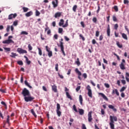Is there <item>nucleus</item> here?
Listing matches in <instances>:
<instances>
[{
    "instance_id": "obj_35",
    "label": "nucleus",
    "mask_w": 129,
    "mask_h": 129,
    "mask_svg": "<svg viewBox=\"0 0 129 129\" xmlns=\"http://www.w3.org/2000/svg\"><path fill=\"white\" fill-rule=\"evenodd\" d=\"M38 50L39 55H40V56H42V49H41L40 47H38Z\"/></svg>"
},
{
    "instance_id": "obj_15",
    "label": "nucleus",
    "mask_w": 129,
    "mask_h": 129,
    "mask_svg": "<svg viewBox=\"0 0 129 129\" xmlns=\"http://www.w3.org/2000/svg\"><path fill=\"white\" fill-rule=\"evenodd\" d=\"M114 121H113L112 119H111L110 122L109 123L110 125V127L111 129L114 128Z\"/></svg>"
},
{
    "instance_id": "obj_38",
    "label": "nucleus",
    "mask_w": 129,
    "mask_h": 129,
    "mask_svg": "<svg viewBox=\"0 0 129 129\" xmlns=\"http://www.w3.org/2000/svg\"><path fill=\"white\" fill-rule=\"evenodd\" d=\"M48 53V56L49 57H52V56H53V53L52 52V51H50Z\"/></svg>"
},
{
    "instance_id": "obj_22",
    "label": "nucleus",
    "mask_w": 129,
    "mask_h": 129,
    "mask_svg": "<svg viewBox=\"0 0 129 129\" xmlns=\"http://www.w3.org/2000/svg\"><path fill=\"white\" fill-rule=\"evenodd\" d=\"M47 30H48L47 32V34L50 35V34H51V29H49V27H47V28H45V32H46Z\"/></svg>"
},
{
    "instance_id": "obj_56",
    "label": "nucleus",
    "mask_w": 129,
    "mask_h": 129,
    "mask_svg": "<svg viewBox=\"0 0 129 129\" xmlns=\"http://www.w3.org/2000/svg\"><path fill=\"white\" fill-rule=\"evenodd\" d=\"M81 25L83 28H85V24H84V22L83 21L81 22Z\"/></svg>"
},
{
    "instance_id": "obj_20",
    "label": "nucleus",
    "mask_w": 129,
    "mask_h": 129,
    "mask_svg": "<svg viewBox=\"0 0 129 129\" xmlns=\"http://www.w3.org/2000/svg\"><path fill=\"white\" fill-rule=\"evenodd\" d=\"M57 113H61V111H60V104L59 103L57 104Z\"/></svg>"
},
{
    "instance_id": "obj_42",
    "label": "nucleus",
    "mask_w": 129,
    "mask_h": 129,
    "mask_svg": "<svg viewBox=\"0 0 129 129\" xmlns=\"http://www.w3.org/2000/svg\"><path fill=\"white\" fill-rule=\"evenodd\" d=\"M79 37L81 38L83 41H85V37H84L82 34H80Z\"/></svg>"
},
{
    "instance_id": "obj_16",
    "label": "nucleus",
    "mask_w": 129,
    "mask_h": 129,
    "mask_svg": "<svg viewBox=\"0 0 129 129\" xmlns=\"http://www.w3.org/2000/svg\"><path fill=\"white\" fill-rule=\"evenodd\" d=\"M31 16H33L32 11H29L25 14V16H26L27 18H29V17H31Z\"/></svg>"
},
{
    "instance_id": "obj_11",
    "label": "nucleus",
    "mask_w": 129,
    "mask_h": 129,
    "mask_svg": "<svg viewBox=\"0 0 129 129\" xmlns=\"http://www.w3.org/2000/svg\"><path fill=\"white\" fill-rule=\"evenodd\" d=\"M99 95H101L102 98H103L104 100H106V101H108V98H107V97H106V96H105V95H104V94L102 93H99Z\"/></svg>"
},
{
    "instance_id": "obj_24",
    "label": "nucleus",
    "mask_w": 129,
    "mask_h": 129,
    "mask_svg": "<svg viewBox=\"0 0 129 129\" xmlns=\"http://www.w3.org/2000/svg\"><path fill=\"white\" fill-rule=\"evenodd\" d=\"M25 85H26V86H28V87H29L30 89L33 88V87L30 85V84H29V83L28 82V81L27 80L25 81Z\"/></svg>"
},
{
    "instance_id": "obj_48",
    "label": "nucleus",
    "mask_w": 129,
    "mask_h": 129,
    "mask_svg": "<svg viewBox=\"0 0 129 129\" xmlns=\"http://www.w3.org/2000/svg\"><path fill=\"white\" fill-rule=\"evenodd\" d=\"M80 88H81V86H78L76 88V90L77 92H78V91H79V90H80Z\"/></svg>"
},
{
    "instance_id": "obj_57",
    "label": "nucleus",
    "mask_w": 129,
    "mask_h": 129,
    "mask_svg": "<svg viewBox=\"0 0 129 129\" xmlns=\"http://www.w3.org/2000/svg\"><path fill=\"white\" fill-rule=\"evenodd\" d=\"M83 77H84V78L85 79H86V78H87V74H86V73H84L83 74Z\"/></svg>"
},
{
    "instance_id": "obj_21",
    "label": "nucleus",
    "mask_w": 129,
    "mask_h": 129,
    "mask_svg": "<svg viewBox=\"0 0 129 129\" xmlns=\"http://www.w3.org/2000/svg\"><path fill=\"white\" fill-rule=\"evenodd\" d=\"M24 58H25L26 59L27 64L30 65V64H31V61L30 60H29V58H28V57H27V56L26 55H24Z\"/></svg>"
},
{
    "instance_id": "obj_19",
    "label": "nucleus",
    "mask_w": 129,
    "mask_h": 129,
    "mask_svg": "<svg viewBox=\"0 0 129 129\" xmlns=\"http://www.w3.org/2000/svg\"><path fill=\"white\" fill-rule=\"evenodd\" d=\"M108 107H109V108H110V109H112L113 111H114L115 112V111H116V109L115 108H114L113 105H109Z\"/></svg>"
},
{
    "instance_id": "obj_26",
    "label": "nucleus",
    "mask_w": 129,
    "mask_h": 129,
    "mask_svg": "<svg viewBox=\"0 0 129 129\" xmlns=\"http://www.w3.org/2000/svg\"><path fill=\"white\" fill-rule=\"evenodd\" d=\"M92 120V116H91V113L88 114V121L89 122H91Z\"/></svg>"
},
{
    "instance_id": "obj_18",
    "label": "nucleus",
    "mask_w": 129,
    "mask_h": 129,
    "mask_svg": "<svg viewBox=\"0 0 129 129\" xmlns=\"http://www.w3.org/2000/svg\"><path fill=\"white\" fill-rule=\"evenodd\" d=\"M79 101L80 102V104L82 105L83 104V98H82V95H79Z\"/></svg>"
},
{
    "instance_id": "obj_60",
    "label": "nucleus",
    "mask_w": 129,
    "mask_h": 129,
    "mask_svg": "<svg viewBox=\"0 0 129 129\" xmlns=\"http://www.w3.org/2000/svg\"><path fill=\"white\" fill-rule=\"evenodd\" d=\"M121 82L122 84H123V85H125V84L126 83V82H125V80H121Z\"/></svg>"
},
{
    "instance_id": "obj_39",
    "label": "nucleus",
    "mask_w": 129,
    "mask_h": 129,
    "mask_svg": "<svg viewBox=\"0 0 129 129\" xmlns=\"http://www.w3.org/2000/svg\"><path fill=\"white\" fill-rule=\"evenodd\" d=\"M77 9V5H74V7H73V11L76 12Z\"/></svg>"
},
{
    "instance_id": "obj_12",
    "label": "nucleus",
    "mask_w": 129,
    "mask_h": 129,
    "mask_svg": "<svg viewBox=\"0 0 129 129\" xmlns=\"http://www.w3.org/2000/svg\"><path fill=\"white\" fill-rule=\"evenodd\" d=\"M107 35L108 37H110V26L108 24L107 28Z\"/></svg>"
},
{
    "instance_id": "obj_5",
    "label": "nucleus",
    "mask_w": 129,
    "mask_h": 129,
    "mask_svg": "<svg viewBox=\"0 0 129 129\" xmlns=\"http://www.w3.org/2000/svg\"><path fill=\"white\" fill-rule=\"evenodd\" d=\"M125 63V60L124 59H122V62L119 64V67L121 70H124L125 69V67H124V64Z\"/></svg>"
},
{
    "instance_id": "obj_13",
    "label": "nucleus",
    "mask_w": 129,
    "mask_h": 129,
    "mask_svg": "<svg viewBox=\"0 0 129 129\" xmlns=\"http://www.w3.org/2000/svg\"><path fill=\"white\" fill-rule=\"evenodd\" d=\"M52 4L53 6V8H57L58 7V0H54V1H52Z\"/></svg>"
},
{
    "instance_id": "obj_59",
    "label": "nucleus",
    "mask_w": 129,
    "mask_h": 129,
    "mask_svg": "<svg viewBox=\"0 0 129 129\" xmlns=\"http://www.w3.org/2000/svg\"><path fill=\"white\" fill-rule=\"evenodd\" d=\"M4 49L7 51V52H10L11 51V48H8V47H5Z\"/></svg>"
},
{
    "instance_id": "obj_4",
    "label": "nucleus",
    "mask_w": 129,
    "mask_h": 129,
    "mask_svg": "<svg viewBox=\"0 0 129 129\" xmlns=\"http://www.w3.org/2000/svg\"><path fill=\"white\" fill-rule=\"evenodd\" d=\"M64 89H65L64 91L66 92V94L67 95V97H68L69 99H70V100H72L73 99H72V97H71V96L69 94V92H67V91H69V89L67 88V87H66L64 88Z\"/></svg>"
},
{
    "instance_id": "obj_9",
    "label": "nucleus",
    "mask_w": 129,
    "mask_h": 129,
    "mask_svg": "<svg viewBox=\"0 0 129 129\" xmlns=\"http://www.w3.org/2000/svg\"><path fill=\"white\" fill-rule=\"evenodd\" d=\"M76 73H77V74H78V78L80 80H81V75H82V74L81 73V72L79 71V70H78V68H76L75 70Z\"/></svg>"
},
{
    "instance_id": "obj_2",
    "label": "nucleus",
    "mask_w": 129,
    "mask_h": 129,
    "mask_svg": "<svg viewBox=\"0 0 129 129\" xmlns=\"http://www.w3.org/2000/svg\"><path fill=\"white\" fill-rule=\"evenodd\" d=\"M87 90H88V95L91 98H92V90H91V87L88 85L86 87Z\"/></svg>"
},
{
    "instance_id": "obj_55",
    "label": "nucleus",
    "mask_w": 129,
    "mask_h": 129,
    "mask_svg": "<svg viewBox=\"0 0 129 129\" xmlns=\"http://www.w3.org/2000/svg\"><path fill=\"white\" fill-rule=\"evenodd\" d=\"M13 26H15V27L18 26V21H15L13 22Z\"/></svg>"
},
{
    "instance_id": "obj_14",
    "label": "nucleus",
    "mask_w": 129,
    "mask_h": 129,
    "mask_svg": "<svg viewBox=\"0 0 129 129\" xmlns=\"http://www.w3.org/2000/svg\"><path fill=\"white\" fill-rule=\"evenodd\" d=\"M111 119L113 121V120L114 121H117V118L116 117V116H110V121H111Z\"/></svg>"
},
{
    "instance_id": "obj_34",
    "label": "nucleus",
    "mask_w": 129,
    "mask_h": 129,
    "mask_svg": "<svg viewBox=\"0 0 129 129\" xmlns=\"http://www.w3.org/2000/svg\"><path fill=\"white\" fill-rule=\"evenodd\" d=\"M68 27V20L66 22V24L62 26V28H67Z\"/></svg>"
},
{
    "instance_id": "obj_29",
    "label": "nucleus",
    "mask_w": 129,
    "mask_h": 129,
    "mask_svg": "<svg viewBox=\"0 0 129 129\" xmlns=\"http://www.w3.org/2000/svg\"><path fill=\"white\" fill-rule=\"evenodd\" d=\"M75 63L78 65V66H80V61H79V58H77V61H75Z\"/></svg>"
},
{
    "instance_id": "obj_25",
    "label": "nucleus",
    "mask_w": 129,
    "mask_h": 129,
    "mask_svg": "<svg viewBox=\"0 0 129 129\" xmlns=\"http://www.w3.org/2000/svg\"><path fill=\"white\" fill-rule=\"evenodd\" d=\"M52 89L54 92H57V86L56 85L52 86Z\"/></svg>"
},
{
    "instance_id": "obj_64",
    "label": "nucleus",
    "mask_w": 129,
    "mask_h": 129,
    "mask_svg": "<svg viewBox=\"0 0 129 129\" xmlns=\"http://www.w3.org/2000/svg\"><path fill=\"white\" fill-rule=\"evenodd\" d=\"M1 92H2V93H6V90L0 89Z\"/></svg>"
},
{
    "instance_id": "obj_58",
    "label": "nucleus",
    "mask_w": 129,
    "mask_h": 129,
    "mask_svg": "<svg viewBox=\"0 0 129 129\" xmlns=\"http://www.w3.org/2000/svg\"><path fill=\"white\" fill-rule=\"evenodd\" d=\"M45 48H46V50L47 51V52H50V48H49V47L48 46H45Z\"/></svg>"
},
{
    "instance_id": "obj_1",
    "label": "nucleus",
    "mask_w": 129,
    "mask_h": 129,
    "mask_svg": "<svg viewBox=\"0 0 129 129\" xmlns=\"http://www.w3.org/2000/svg\"><path fill=\"white\" fill-rule=\"evenodd\" d=\"M21 94H22L24 97H26V96H29L30 95V91H28L27 88H25L22 90Z\"/></svg>"
},
{
    "instance_id": "obj_3",
    "label": "nucleus",
    "mask_w": 129,
    "mask_h": 129,
    "mask_svg": "<svg viewBox=\"0 0 129 129\" xmlns=\"http://www.w3.org/2000/svg\"><path fill=\"white\" fill-rule=\"evenodd\" d=\"M35 99V98L32 96H27L26 97H24V100L26 101V102H29L31 101H33Z\"/></svg>"
},
{
    "instance_id": "obj_61",
    "label": "nucleus",
    "mask_w": 129,
    "mask_h": 129,
    "mask_svg": "<svg viewBox=\"0 0 129 129\" xmlns=\"http://www.w3.org/2000/svg\"><path fill=\"white\" fill-rule=\"evenodd\" d=\"M95 36H96V37H98L99 36V31H96Z\"/></svg>"
},
{
    "instance_id": "obj_37",
    "label": "nucleus",
    "mask_w": 129,
    "mask_h": 129,
    "mask_svg": "<svg viewBox=\"0 0 129 129\" xmlns=\"http://www.w3.org/2000/svg\"><path fill=\"white\" fill-rule=\"evenodd\" d=\"M29 51H32V50H33V47H32V45H31L30 44H28V46Z\"/></svg>"
},
{
    "instance_id": "obj_53",
    "label": "nucleus",
    "mask_w": 129,
    "mask_h": 129,
    "mask_svg": "<svg viewBox=\"0 0 129 129\" xmlns=\"http://www.w3.org/2000/svg\"><path fill=\"white\" fill-rule=\"evenodd\" d=\"M104 86H105L106 88H109V87H110V85H109V84H108V83H105Z\"/></svg>"
},
{
    "instance_id": "obj_17",
    "label": "nucleus",
    "mask_w": 129,
    "mask_h": 129,
    "mask_svg": "<svg viewBox=\"0 0 129 129\" xmlns=\"http://www.w3.org/2000/svg\"><path fill=\"white\" fill-rule=\"evenodd\" d=\"M61 12L56 13L54 15V18H55V19H57V18H60V17H61Z\"/></svg>"
},
{
    "instance_id": "obj_32",
    "label": "nucleus",
    "mask_w": 129,
    "mask_h": 129,
    "mask_svg": "<svg viewBox=\"0 0 129 129\" xmlns=\"http://www.w3.org/2000/svg\"><path fill=\"white\" fill-rule=\"evenodd\" d=\"M116 45L118 47V48H122V44H119V41L116 42Z\"/></svg>"
},
{
    "instance_id": "obj_41",
    "label": "nucleus",
    "mask_w": 129,
    "mask_h": 129,
    "mask_svg": "<svg viewBox=\"0 0 129 129\" xmlns=\"http://www.w3.org/2000/svg\"><path fill=\"white\" fill-rule=\"evenodd\" d=\"M115 93L116 94L117 96H119V92H118V90L116 89H115Z\"/></svg>"
},
{
    "instance_id": "obj_8",
    "label": "nucleus",
    "mask_w": 129,
    "mask_h": 129,
    "mask_svg": "<svg viewBox=\"0 0 129 129\" xmlns=\"http://www.w3.org/2000/svg\"><path fill=\"white\" fill-rule=\"evenodd\" d=\"M60 47L61 51L63 56H66V54H65V51H64V45H63V42H61V41L60 42Z\"/></svg>"
},
{
    "instance_id": "obj_27",
    "label": "nucleus",
    "mask_w": 129,
    "mask_h": 129,
    "mask_svg": "<svg viewBox=\"0 0 129 129\" xmlns=\"http://www.w3.org/2000/svg\"><path fill=\"white\" fill-rule=\"evenodd\" d=\"M64 25V20L60 19V22L59 23V27H61V26H63Z\"/></svg>"
},
{
    "instance_id": "obj_46",
    "label": "nucleus",
    "mask_w": 129,
    "mask_h": 129,
    "mask_svg": "<svg viewBox=\"0 0 129 129\" xmlns=\"http://www.w3.org/2000/svg\"><path fill=\"white\" fill-rule=\"evenodd\" d=\"M126 88L125 87H122L121 89L120 90V92H122L123 91H124L125 90V89Z\"/></svg>"
},
{
    "instance_id": "obj_23",
    "label": "nucleus",
    "mask_w": 129,
    "mask_h": 129,
    "mask_svg": "<svg viewBox=\"0 0 129 129\" xmlns=\"http://www.w3.org/2000/svg\"><path fill=\"white\" fill-rule=\"evenodd\" d=\"M121 35L123 39H124V40H127V35H126V34H125V33H121Z\"/></svg>"
},
{
    "instance_id": "obj_10",
    "label": "nucleus",
    "mask_w": 129,
    "mask_h": 129,
    "mask_svg": "<svg viewBox=\"0 0 129 129\" xmlns=\"http://www.w3.org/2000/svg\"><path fill=\"white\" fill-rule=\"evenodd\" d=\"M11 43H15L12 39H8L3 41V44H11Z\"/></svg>"
},
{
    "instance_id": "obj_50",
    "label": "nucleus",
    "mask_w": 129,
    "mask_h": 129,
    "mask_svg": "<svg viewBox=\"0 0 129 129\" xmlns=\"http://www.w3.org/2000/svg\"><path fill=\"white\" fill-rule=\"evenodd\" d=\"M114 10L115 12H118V8L117 7V6H114Z\"/></svg>"
},
{
    "instance_id": "obj_62",
    "label": "nucleus",
    "mask_w": 129,
    "mask_h": 129,
    "mask_svg": "<svg viewBox=\"0 0 129 129\" xmlns=\"http://www.w3.org/2000/svg\"><path fill=\"white\" fill-rule=\"evenodd\" d=\"M58 66H59V64H58V63H56V64H55V70H56V71H58Z\"/></svg>"
},
{
    "instance_id": "obj_7",
    "label": "nucleus",
    "mask_w": 129,
    "mask_h": 129,
    "mask_svg": "<svg viewBox=\"0 0 129 129\" xmlns=\"http://www.w3.org/2000/svg\"><path fill=\"white\" fill-rule=\"evenodd\" d=\"M18 16L17 13L10 14L8 16V20H13V19H15Z\"/></svg>"
},
{
    "instance_id": "obj_31",
    "label": "nucleus",
    "mask_w": 129,
    "mask_h": 129,
    "mask_svg": "<svg viewBox=\"0 0 129 129\" xmlns=\"http://www.w3.org/2000/svg\"><path fill=\"white\" fill-rule=\"evenodd\" d=\"M40 15H41V13H40V12H39V11L36 10V12H35V16L36 17H39V16H40Z\"/></svg>"
},
{
    "instance_id": "obj_44",
    "label": "nucleus",
    "mask_w": 129,
    "mask_h": 129,
    "mask_svg": "<svg viewBox=\"0 0 129 129\" xmlns=\"http://www.w3.org/2000/svg\"><path fill=\"white\" fill-rule=\"evenodd\" d=\"M63 32V28H58V33L59 34H61V33Z\"/></svg>"
},
{
    "instance_id": "obj_40",
    "label": "nucleus",
    "mask_w": 129,
    "mask_h": 129,
    "mask_svg": "<svg viewBox=\"0 0 129 129\" xmlns=\"http://www.w3.org/2000/svg\"><path fill=\"white\" fill-rule=\"evenodd\" d=\"M73 108L74 111H75V112H78V111L77 110V108H76V105H74L73 106Z\"/></svg>"
},
{
    "instance_id": "obj_52",
    "label": "nucleus",
    "mask_w": 129,
    "mask_h": 129,
    "mask_svg": "<svg viewBox=\"0 0 129 129\" xmlns=\"http://www.w3.org/2000/svg\"><path fill=\"white\" fill-rule=\"evenodd\" d=\"M17 64H18V65H23L24 63H23V61L20 60L17 62Z\"/></svg>"
},
{
    "instance_id": "obj_47",
    "label": "nucleus",
    "mask_w": 129,
    "mask_h": 129,
    "mask_svg": "<svg viewBox=\"0 0 129 129\" xmlns=\"http://www.w3.org/2000/svg\"><path fill=\"white\" fill-rule=\"evenodd\" d=\"M28 33L26 31H22L21 33V35H28Z\"/></svg>"
},
{
    "instance_id": "obj_51",
    "label": "nucleus",
    "mask_w": 129,
    "mask_h": 129,
    "mask_svg": "<svg viewBox=\"0 0 129 129\" xmlns=\"http://www.w3.org/2000/svg\"><path fill=\"white\" fill-rule=\"evenodd\" d=\"M10 29H11V26L10 25H8L6 29L7 32H10Z\"/></svg>"
},
{
    "instance_id": "obj_28",
    "label": "nucleus",
    "mask_w": 129,
    "mask_h": 129,
    "mask_svg": "<svg viewBox=\"0 0 129 129\" xmlns=\"http://www.w3.org/2000/svg\"><path fill=\"white\" fill-rule=\"evenodd\" d=\"M16 56H18V55L17 54V53H15V52H11V57H12V58H15Z\"/></svg>"
},
{
    "instance_id": "obj_45",
    "label": "nucleus",
    "mask_w": 129,
    "mask_h": 129,
    "mask_svg": "<svg viewBox=\"0 0 129 129\" xmlns=\"http://www.w3.org/2000/svg\"><path fill=\"white\" fill-rule=\"evenodd\" d=\"M114 29L115 30H117V29H118V24H115L114 25Z\"/></svg>"
},
{
    "instance_id": "obj_49",
    "label": "nucleus",
    "mask_w": 129,
    "mask_h": 129,
    "mask_svg": "<svg viewBox=\"0 0 129 129\" xmlns=\"http://www.w3.org/2000/svg\"><path fill=\"white\" fill-rule=\"evenodd\" d=\"M92 43L93 45H95V44H97V45L98 44L97 42H96V41L95 39H93L92 41Z\"/></svg>"
},
{
    "instance_id": "obj_43",
    "label": "nucleus",
    "mask_w": 129,
    "mask_h": 129,
    "mask_svg": "<svg viewBox=\"0 0 129 129\" xmlns=\"http://www.w3.org/2000/svg\"><path fill=\"white\" fill-rule=\"evenodd\" d=\"M79 113H84V110L83 109H79Z\"/></svg>"
},
{
    "instance_id": "obj_33",
    "label": "nucleus",
    "mask_w": 129,
    "mask_h": 129,
    "mask_svg": "<svg viewBox=\"0 0 129 129\" xmlns=\"http://www.w3.org/2000/svg\"><path fill=\"white\" fill-rule=\"evenodd\" d=\"M112 20L113 22H117V18H116V16L113 15L112 16Z\"/></svg>"
},
{
    "instance_id": "obj_30",
    "label": "nucleus",
    "mask_w": 129,
    "mask_h": 129,
    "mask_svg": "<svg viewBox=\"0 0 129 129\" xmlns=\"http://www.w3.org/2000/svg\"><path fill=\"white\" fill-rule=\"evenodd\" d=\"M22 10H23L24 13H27L29 11V8L27 7H23Z\"/></svg>"
},
{
    "instance_id": "obj_6",
    "label": "nucleus",
    "mask_w": 129,
    "mask_h": 129,
    "mask_svg": "<svg viewBox=\"0 0 129 129\" xmlns=\"http://www.w3.org/2000/svg\"><path fill=\"white\" fill-rule=\"evenodd\" d=\"M17 52H18L19 54H27V53H28L27 50H24L23 49L21 48H18L17 49Z\"/></svg>"
},
{
    "instance_id": "obj_36",
    "label": "nucleus",
    "mask_w": 129,
    "mask_h": 129,
    "mask_svg": "<svg viewBox=\"0 0 129 129\" xmlns=\"http://www.w3.org/2000/svg\"><path fill=\"white\" fill-rule=\"evenodd\" d=\"M92 21L93 23H95V24H96V23H97V18H96V17H93Z\"/></svg>"
},
{
    "instance_id": "obj_63",
    "label": "nucleus",
    "mask_w": 129,
    "mask_h": 129,
    "mask_svg": "<svg viewBox=\"0 0 129 129\" xmlns=\"http://www.w3.org/2000/svg\"><path fill=\"white\" fill-rule=\"evenodd\" d=\"M102 40H103V36L101 35L99 37V41H102Z\"/></svg>"
},
{
    "instance_id": "obj_54",
    "label": "nucleus",
    "mask_w": 129,
    "mask_h": 129,
    "mask_svg": "<svg viewBox=\"0 0 129 129\" xmlns=\"http://www.w3.org/2000/svg\"><path fill=\"white\" fill-rule=\"evenodd\" d=\"M114 56H116V57H117V60H118V61H119L120 60V58H119V56L117 54H116V53H114Z\"/></svg>"
}]
</instances>
